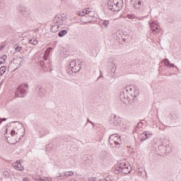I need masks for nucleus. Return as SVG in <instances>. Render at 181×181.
I'll list each match as a JSON object with an SVG mask.
<instances>
[{"mask_svg": "<svg viewBox=\"0 0 181 181\" xmlns=\"http://www.w3.org/2000/svg\"><path fill=\"white\" fill-rule=\"evenodd\" d=\"M123 165V168H129L130 165H128L127 163H120L119 164L117 165L116 168H119V165Z\"/></svg>", "mask_w": 181, "mask_h": 181, "instance_id": "c756f323", "label": "nucleus"}, {"mask_svg": "<svg viewBox=\"0 0 181 181\" xmlns=\"http://www.w3.org/2000/svg\"><path fill=\"white\" fill-rule=\"evenodd\" d=\"M132 170V168L131 166L124 168V165H120L119 168H115V173H116V175H118V173H124V175H128L131 173Z\"/></svg>", "mask_w": 181, "mask_h": 181, "instance_id": "423d86ee", "label": "nucleus"}, {"mask_svg": "<svg viewBox=\"0 0 181 181\" xmlns=\"http://www.w3.org/2000/svg\"><path fill=\"white\" fill-rule=\"evenodd\" d=\"M76 15H78V16H81V18H83V16L85 14L83 13V12L81 13V11H77Z\"/></svg>", "mask_w": 181, "mask_h": 181, "instance_id": "e433bc0d", "label": "nucleus"}, {"mask_svg": "<svg viewBox=\"0 0 181 181\" xmlns=\"http://www.w3.org/2000/svg\"><path fill=\"white\" fill-rule=\"evenodd\" d=\"M29 43L30 45H33L34 46H36V45H37V40H36V38H33L31 40H29Z\"/></svg>", "mask_w": 181, "mask_h": 181, "instance_id": "393cba45", "label": "nucleus"}, {"mask_svg": "<svg viewBox=\"0 0 181 181\" xmlns=\"http://www.w3.org/2000/svg\"><path fill=\"white\" fill-rule=\"evenodd\" d=\"M110 69L111 71V77H115V71H117V65H115V64H109Z\"/></svg>", "mask_w": 181, "mask_h": 181, "instance_id": "2eb2a0df", "label": "nucleus"}, {"mask_svg": "<svg viewBox=\"0 0 181 181\" xmlns=\"http://www.w3.org/2000/svg\"><path fill=\"white\" fill-rule=\"evenodd\" d=\"M14 62L16 63V64H18V66H23V62H25V60L19 57H17L16 59L14 58Z\"/></svg>", "mask_w": 181, "mask_h": 181, "instance_id": "a211bd4d", "label": "nucleus"}, {"mask_svg": "<svg viewBox=\"0 0 181 181\" xmlns=\"http://www.w3.org/2000/svg\"><path fill=\"white\" fill-rule=\"evenodd\" d=\"M14 124V128L11 131V136H23L25 135V128H23V124L19 122H13Z\"/></svg>", "mask_w": 181, "mask_h": 181, "instance_id": "f257e3e1", "label": "nucleus"}, {"mask_svg": "<svg viewBox=\"0 0 181 181\" xmlns=\"http://www.w3.org/2000/svg\"><path fill=\"white\" fill-rule=\"evenodd\" d=\"M69 176H70L69 173H64V176H63V179H66V177H69Z\"/></svg>", "mask_w": 181, "mask_h": 181, "instance_id": "4c0bfd02", "label": "nucleus"}, {"mask_svg": "<svg viewBox=\"0 0 181 181\" xmlns=\"http://www.w3.org/2000/svg\"><path fill=\"white\" fill-rule=\"evenodd\" d=\"M6 72V66H1L0 68V76H4Z\"/></svg>", "mask_w": 181, "mask_h": 181, "instance_id": "b1692460", "label": "nucleus"}, {"mask_svg": "<svg viewBox=\"0 0 181 181\" xmlns=\"http://www.w3.org/2000/svg\"><path fill=\"white\" fill-rule=\"evenodd\" d=\"M149 132H144L142 134H141V141L144 142V141H145L146 139H148L149 136H152V134H149Z\"/></svg>", "mask_w": 181, "mask_h": 181, "instance_id": "dca6fc26", "label": "nucleus"}, {"mask_svg": "<svg viewBox=\"0 0 181 181\" xmlns=\"http://www.w3.org/2000/svg\"><path fill=\"white\" fill-rule=\"evenodd\" d=\"M8 59V57L6 55H3L0 57V65L4 64L5 63V60Z\"/></svg>", "mask_w": 181, "mask_h": 181, "instance_id": "a878e982", "label": "nucleus"}, {"mask_svg": "<svg viewBox=\"0 0 181 181\" xmlns=\"http://www.w3.org/2000/svg\"><path fill=\"white\" fill-rule=\"evenodd\" d=\"M6 121V118H2L1 121L0 122V124H2V122Z\"/></svg>", "mask_w": 181, "mask_h": 181, "instance_id": "a18cd8bd", "label": "nucleus"}, {"mask_svg": "<svg viewBox=\"0 0 181 181\" xmlns=\"http://www.w3.org/2000/svg\"><path fill=\"white\" fill-rule=\"evenodd\" d=\"M149 24H150L151 30H152V33H153V35H156L159 33V32H160V27L159 26V25H158V23H156L154 21H151V23L149 22Z\"/></svg>", "mask_w": 181, "mask_h": 181, "instance_id": "0eeeda50", "label": "nucleus"}, {"mask_svg": "<svg viewBox=\"0 0 181 181\" xmlns=\"http://www.w3.org/2000/svg\"><path fill=\"white\" fill-rule=\"evenodd\" d=\"M59 26H60L59 24L52 25L50 28L51 32H52V33H56V32H57V29H59Z\"/></svg>", "mask_w": 181, "mask_h": 181, "instance_id": "aec40b11", "label": "nucleus"}, {"mask_svg": "<svg viewBox=\"0 0 181 181\" xmlns=\"http://www.w3.org/2000/svg\"><path fill=\"white\" fill-rule=\"evenodd\" d=\"M35 33H37V32H39V29L36 28L35 30H34Z\"/></svg>", "mask_w": 181, "mask_h": 181, "instance_id": "49530a36", "label": "nucleus"}, {"mask_svg": "<svg viewBox=\"0 0 181 181\" xmlns=\"http://www.w3.org/2000/svg\"><path fill=\"white\" fill-rule=\"evenodd\" d=\"M110 122L113 127H118V125L121 124V118L117 117V115H114L113 117L110 120Z\"/></svg>", "mask_w": 181, "mask_h": 181, "instance_id": "9d476101", "label": "nucleus"}, {"mask_svg": "<svg viewBox=\"0 0 181 181\" xmlns=\"http://www.w3.org/2000/svg\"><path fill=\"white\" fill-rule=\"evenodd\" d=\"M23 181H30L28 177H25L23 179Z\"/></svg>", "mask_w": 181, "mask_h": 181, "instance_id": "c03bdc74", "label": "nucleus"}, {"mask_svg": "<svg viewBox=\"0 0 181 181\" xmlns=\"http://www.w3.org/2000/svg\"><path fill=\"white\" fill-rule=\"evenodd\" d=\"M122 40H123L124 42H126L127 39L122 38Z\"/></svg>", "mask_w": 181, "mask_h": 181, "instance_id": "6e6d98bb", "label": "nucleus"}, {"mask_svg": "<svg viewBox=\"0 0 181 181\" xmlns=\"http://www.w3.org/2000/svg\"><path fill=\"white\" fill-rule=\"evenodd\" d=\"M29 88V86L28 83H23L20 86L17 88V90L16 92V97H25L26 94H28V90Z\"/></svg>", "mask_w": 181, "mask_h": 181, "instance_id": "7ed1b4c3", "label": "nucleus"}, {"mask_svg": "<svg viewBox=\"0 0 181 181\" xmlns=\"http://www.w3.org/2000/svg\"><path fill=\"white\" fill-rule=\"evenodd\" d=\"M81 69V62L77 60L71 62L68 66V74H73V73H78Z\"/></svg>", "mask_w": 181, "mask_h": 181, "instance_id": "f03ea898", "label": "nucleus"}, {"mask_svg": "<svg viewBox=\"0 0 181 181\" xmlns=\"http://www.w3.org/2000/svg\"><path fill=\"white\" fill-rule=\"evenodd\" d=\"M87 126V123L85 124V127Z\"/></svg>", "mask_w": 181, "mask_h": 181, "instance_id": "e2e57ef3", "label": "nucleus"}, {"mask_svg": "<svg viewBox=\"0 0 181 181\" xmlns=\"http://www.w3.org/2000/svg\"><path fill=\"white\" fill-rule=\"evenodd\" d=\"M91 125H92L93 128H94V127H95V124H94V122H92Z\"/></svg>", "mask_w": 181, "mask_h": 181, "instance_id": "3c124183", "label": "nucleus"}, {"mask_svg": "<svg viewBox=\"0 0 181 181\" xmlns=\"http://www.w3.org/2000/svg\"><path fill=\"white\" fill-rule=\"evenodd\" d=\"M39 65L42 67V69H45L46 67V65L44 61H40Z\"/></svg>", "mask_w": 181, "mask_h": 181, "instance_id": "473e14b6", "label": "nucleus"}, {"mask_svg": "<svg viewBox=\"0 0 181 181\" xmlns=\"http://www.w3.org/2000/svg\"><path fill=\"white\" fill-rule=\"evenodd\" d=\"M36 91L38 94V95H40V97H43V95H45L46 90H45V88H43L42 86H38L36 88Z\"/></svg>", "mask_w": 181, "mask_h": 181, "instance_id": "ddd939ff", "label": "nucleus"}, {"mask_svg": "<svg viewBox=\"0 0 181 181\" xmlns=\"http://www.w3.org/2000/svg\"><path fill=\"white\" fill-rule=\"evenodd\" d=\"M46 180H49V178H47Z\"/></svg>", "mask_w": 181, "mask_h": 181, "instance_id": "680f3d73", "label": "nucleus"}, {"mask_svg": "<svg viewBox=\"0 0 181 181\" xmlns=\"http://www.w3.org/2000/svg\"><path fill=\"white\" fill-rule=\"evenodd\" d=\"M68 173H69V176H73V175H74V173L73 171H69L68 172Z\"/></svg>", "mask_w": 181, "mask_h": 181, "instance_id": "79ce46f5", "label": "nucleus"}, {"mask_svg": "<svg viewBox=\"0 0 181 181\" xmlns=\"http://www.w3.org/2000/svg\"><path fill=\"white\" fill-rule=\"evenodd\" d=\"M140 124H142V123H138L137 125L136 126V127L138 128V127H139Z\"/></svg>", "mask_w": 181, "mask_h": 181, "instance_id": "864d4df0", "label": "nucleus"}, {"mask_svg": "<svg viewBox=\"0 0 181 181\" xmlns=\"http://www.w3.org/2000/svg\"><path fill=\"white\" fill-rule=\"evenodd\" d=\"M17 11L19 16L23 18H26V16H29V15H30V10L25 6L20 5L18 7Z\"/></svg>", "mask_w": 181, "mask_h": 181, "instance_id": "39448f33", "label": "nucleus"}, {"mask_svg": "<svg viewBox=\"0 0 181 181\" xmlns=\"http://www.w3.org/2000/svg\"><path fill=\"white\" fill-rule=\"evenodd\" d=\"M131 5L134 6L135 9H141L144 6L142 0H131Z\"/></svg>", "mask_w": 181, "mask_h": 181, "instance_id": "6e6552de", "label": "nucleus"}, {"mask_svg": "<svg viewBox=\"0 0 181 181\" xmlns=\"http://www.w3.org/2000/svg\"><path fill=\"white\" fill-rule=\"evenodd\" d=\"M33 179H34L35 180H37V181H39V180H41L40 177H34Z\"/></svg>", "mask_w": 181, "mask_h": 181, "instance_id": "ea45409f", "label": "nucleus"}, {"mask_svg": "<svg viewBox=\"0 0 181 181\" xmlns=\"http://www.w3.org/2000/svg\"><path fill=\"white\" fill-rule=\"evenodd\" d=\"M112 4H115V5L116 4H119V3L118 2V0H112Z\"/></svg>", "mask_w": 181, "mask_h": 181, "instance_id": "a19ab883", "label": "nucleus"}, {"mask_svg": "<svg viewBox=\"0 0 181 181\" xmlns=\"http://www.w3.org/2000/svg\"><path fill=\"white\" fill-rule=\"evenodd\" d=\"M111 144H113V145H114L115 144L114 141L111 140Z\"/></svg>", "mask_w": 181, "mask_h": 181, "instance_id": "13d9d810", "label": "nucleus"}, {"mask_svg": "<svg viewBox=\"0 0 181 181\" xmlns=\"http://www.w3.org/2000/svg\"><path fill=\"white\" fill-rule=\"evenodd\" d=\"M87 122H89V124H92L93 123V122H91L90 119H87Z\"/></svg>", "mask_w": 181, "mask_h": 181, "instance_id": "09e8293b", "label": "nucleus"}, {"mask_svg": "<svg viewBox=\"0 0 181 181\" xmlns=\"http://www.w3.org/2000/svg\"><path fill=\"white\" fill-rule=\"evenodd\" d=\"M44 60H47V56L44 55Z\"/></svg>", "mask_w": 181, "mask_h": 181, "instance_id": "8fccbe9b", "label": "nucleus"}, {"mask_svg": "<svg viewBox=\"0 0 181 181\" xmlns=\"http://www.w3.org/2000/svg\"><path fill=\"white\" fill-rule=\"evenodd\" d=\"M13 166L14 169H16L17 170H23L24 169L23 166H22V164H21V160H17L13 164Z\"/></svg>", "mask_w": 181, "mask_h": 181, "instance_id": "4468645a", "label": "nucleus"}, {"mask_svg": "<svg viewBox=\"0 0 181 181\" xmlns=\"http://www.w3.org/2000/svg\"><path fill=\"white\" fill-rule=\"evenodd\" d=\"M91 18H93L92 15L85 13L81 17V21L83 23H90L91 22Z\"/></svg>", "mask_w": 181, "mask_h": 181, "instance_id": "9b49d317", "label": "nucleus"}, {"mask_svg": "<svg viewBox=\"0 0 181 181\" xmlns=\"http://www.w3.org/2000/svg\"><path fill=\"white\" fill-rule=\"evenodd\" d=\"M113 37L114 39H115L116 40H118V39H119V37H122V35H121V34H119V32H117L116 33H115L113 35Z\"/></svg>", "mask_w": 181, "mask_h": 181, "instance_id": "cd10ccee", "label": "nucleus"}, {"mask_svg": "<svg viewBox=\"0 0 181 181\" xmlns=\"http://www.w3.org/2000/svg\"><path fill=\"white\" fill-rule=\"evenodd\" d=\"M96 179H97V177H91L90 181H95Z\"/></svg>", "mask_w": 181, "mask_h": 181, "instance_id": "37998d69", "label": "nucleus"}, {"mask_svg": "<svg viewBox=\"0 0 181 181\" xmlns=\"http://www.w3.org/2000/svg\"><path fill=\"white\" fill-rule=\"evenodd\" d=\"M89 15H92L93 18H94V11H93L92 13H90Z\"/></svg>", "mask_w": 181, "mask_h": 181, "instance_id": "603ef678", "label": "nucleus"}, {"mask_svg": "<svg viewBox=\"0 0 181 181\" xmlns=\"http://www.w3.org/2000/svg\"><path fill=\"white\" fill-rule=\"evenodd\" d=\"M67 17L64 14L57 15L54 18V23H57L59 26H65L67 25Z\"/></svg>", "mask_w": 181, "mask_h": 181, "instance_id": "20e7f679", "label": "nucleus"}, {"mask_svg": "<svg viewBox=\"0 0 181 181\" xmlns=\"http://www.w3.org/2000/svg\"><path fill=\"white\" fill-rule=\"evenodd\" d=\"M66 33H67L66 30H62L59 31V33H58V36H59V37H63V36H66Z\"/></svg>", "mask_w": 181, "mask_h": 181, "instance_id": "4be33fe9", "label": "nucleus"}, {"mask_svg": "<svg viewBox=\"0 0 181 181\" xmlns=\"http://www.w3.org/2000/svg\"><path fill=\"white\" fill-rule=\"evenodd\" d=\"M170 67H175V64H172V63H170Z\"/></svg>", "mask_w": 181, "mask_h": 181, "instance_id": "de8ad7c7", "label": "nucleus"}, {"mask_svg": "<svg viewBox=\"0 0 181 181\" xmlns=\"http://www.w3.org/2000/svg\"><path fill=\"white\" fill-rule=\"evenodd\" d=\"M53 48L52 47H49V50H52Z\"/></svg>", "mask_w": 181, "mask_h": 181, "instance_id": "052dcab7", "label": "nucleus"}, {"mask_svg": "<svg viewBox=\"0 0 181 181\" xmlns=\"http://www.w3.org/2000/svg\"><path fill=\"white\" fill-rule=\"evenodd\" d=\"M163 63H164V65L166 66V67H170V62L168 58L163 59Z\"/></svg>", "mask_w": 181, "mask_h": 181, "instance_id": "5701e85b", "label": "nucleus"}, {"mask_svg": "<svg viewBox=\"0 0 181 181\" xmlns=\"http://www.w3.org/2000/svg\"><path fill=\"white\" fill-rule=\"evenodd\" d=\"M107 6L109 9L113 12H118V11H119V7L116 6L115 4H112V0H109L107 1Z\"/></svg>", "mask_w": 181, "mask_h": 181, "instance_id": "1a4fd4ad", "label": "nucleus"}, {"mask_svg": "<svg viewBox=\"0 0 181 181\" xmlns=\"http://www.w3.org/2000/svg\"><path fill=\"white\" fill-rule=\"evenodd\" d=\"M13 48L15 49L16 52H21V50H22V47L19 46V44L14 45Z\"/></svg>", "mask_w": 181, "mask_h": 181, "instance_id": "bb28decb", "label": "nucleus"}, {"mask_svg": "<svg viewBox=\"0 0 181 181\" xmlns=\"http://www.w3.org/2000/svg\"><path fill=\"white\" fill-rule=\"evenodd\" d=\"M127 18L128 19H137V17L135 16V14H128Z\"/></svg>", "mask_w": 181, "mask_h": 181, "instance_id": "7c9ffc66", "label": "nucleus"}, {"mask_svg": "<svg viewBox=\"0 0 181 181\" xmlns=\"http://www.w3.org/2000/svg\"><path fill=\"white\" fill-rule=\"evenodd\" d=\"M118 5H119V4H115L116 6H118Z\"/></svg>", "mask_w": 181, "mask_h": 181, "instance_id": "bf43d9fd", "label": "nucleus"}, {"mask_svg": "<svg viewBox=\"0 0 181 181\" xmlns=\"http://www.w3.org/2000/svg\"><path fill=\"white\" fill-rule=\"evenodd\" d=\"M4 5L3 3H0L1 9H2V6Z\"/></svg>", "mask_w": 181, "mask_h": 181, "instance_id": "5fc2aeb1", "label": "nucleus"}, {"mask_svg": "<svg viewBox=\"0 0 181 181\" xmlns=\"http://www.w3.org/2000/svg\"><path fill=\"white\" fill-rule=\"evenodd\" d=\"M103 181H110V180L104 179Z\"/></svg>", "mask_w": 181, "mask_h": 181, "instance_id": "4d7b16f0", "label": "nucleus"}, {"mask_svg": "<svg viewBox=\"0 0 181 181\" xmlns=\"http://www.w3.org/2000/svg\"><path fill=\"white\" fill-rule=\"evenodd\" d=\"M118 141L117 140H113V143L115 145H121V144H122V141H121V139H117Z\"/></svg>", "mask_w": 181, "mask_h": 181, "instance_id": "2f4dec72", "label": "nucleus"}, {"mask_svg": "<svg viewBox=\"0 0 181 181\" xmlns=\"http://www.w3.org/2000/svg\"><path fill=\"white\" fill-rule=\"evenodd\" d=\"M115 138H118V135L117 134H112L109 137V144H110V145H114L113 143H111V141H115Z\"/></svg>", "mask_w": 181, "mask_h": 181, "instance_id": "6ab92c4d", "label": "nucleus"}, {"mask_svg": "<svg viewBox=\"0 0 181 181\" xmlns=\"http://www.w3.org/2000/svg\"><path fill=\"white\" fill-rule=\"evenodd\" d=\"M103 26H104V28H105V29H107V28H108V25H110V21H107L105 20L103 21V22L102 23Z\"/></svg>", "mask_w": 181, "mask_h": 181, "instance_id": "c85d7f7f", "label": "nucleus"}, {"mask_svg": "<svg viewBox=\"0 0 181 181\" xmlns=\"http://www.w3.org/2000/svg\"><path fill=\"white\" fill-rule=\"evenodd\" d=\"M3 176H4V177H9V173H8V171H4V172L3 173Z\"/></svg>", "mask_w": 181, "mask_h": 181, "instance_id": "72a5a7b5", "label": "nucleus"}, {"mask_svg": "<svg viewBox=\"0 0 181 181\" xmlns=\"http://www.w3.org/2000/svg\"><path fill=\"white\" fill-rule=\"evenodd\" d=\"M93 9L91 8H85L84 10H83L82 13H85L86 15H90V13H93Z\"/></svg>", "mask_w": 181, "mask_h": 181, "instance_id": "412c9836", "label": "nucleus"}, {"mask_svg": "<svg viewBox=\"0 0 181 181\" xmlns=\"http://www.w3.org/2000/svg\"><path fill=\"white\" fill-rule=\"evenodd\" d=\"M64 176V173L62 174V173H59L57 176V177L59 179V177H61L62 180L63 179H66V178H63V177Z\"/></svg>", "mask_w": 181, "mask_h": 181, "instance_id": "f704fd0d", "label": "nucleus"}, {"mask_svg": "<svg viewBox=\"0 0 181 181\" xmlns=\"http://www.w3.org/2000/svg\"><path fill=\"white\" fill-rule=\"evenodd\" d=\"M134 95V97H136V95Z\"/></svg>", "mask_w": 181, "mask_h": 181, "instance_id": "0e129e2a", "label": "nucleus"}, {"mask_svg": "<svg viewBox=\"0 0 181 181\" xmlns=\"http://www.w3.org/2000/svg\"><path fill=\"white\" fill-rule=\"evenodd\" d=\"M119 98L123 103H125L127 100L129 98V96H128V93L127 92V90H123V91L121 92Z\"/></svg>", "mask_w": 181, "mask_h": 181, "instance_id": "f8f14e48", "label": "nucleus"}, {"mask_svg": "<svg viewBox=\"0 0 181 181\" xmlns=\"http://www.w3.org/2000/svg\"><path fill=\"white\" fill-rule=\"evenodd\" d=\"M5 46H6V44H5V42H4L1 46H0V50H2Z\"/></svg>", "mask_w": 181, "mask_h": 181, "instance_id": "58836bf2", "label": "nucleus"}, {"mask_svg": "<svg viewBox=\"0 0 181 181\" xmlns=\"http://www.w3.org/2000/svg\"><path fill=\"white\" fill-rule=\"evenodd\" d=\"M167 149H168V145H165L163 144L158 145V151H160L161 153H165Z\"/></svg>", "mask_w": 181, "mask_h": 181, "instance_id": "f3484780", "label": "nucleus"}, {"mask_svg": "<svg viewBox=\"0 0 181 181\" xmlns=\"http://www.w3.org/2000/svg\"><path fill=\"white\" fill-rule=\"evenodd\" d=\"M123 90H126L127 93H128V91H132V88L131 86H127V88H125Z\"/></svg>", "mask_w": 181, "mask_h": 181, "instance_id": "c9c22d12", "label": "nucleus"}]
</instances>
